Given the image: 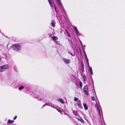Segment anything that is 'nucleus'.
I'll return each instance as SVG.
<instances>
[{"instance_id":"1","label":"nucleus","mask_w":125,"mask_h":125,"mask_svg":"<svg viewBox=\"0 0 125 125\" xmlns=\"http://www.w3.org/2000/svg\"><path fill=\"white\" fill-rule=\"evenodd\" d=\"M12 48L14 50L18 51L21 50V48L20 46L17 44H14L12 46Z\"/></svg>"},{"instance_id":"2","label":"nucleus","mask_w":125,"mask_h":125,"mask_svg":"<svg viewBox=\"0 0 125 125\" xmlns=\"http://www.w3.org/2000/svg\"><path fill=\"white\" fill-rule=\"evenodd\" d=\"M97 109H98V112L99 113V115L100 118H102L103 117V115L102 114V111L101 108L100 109L99 108V107L98 105L96 103Z\"/></svg>"},{"instance_id":"3","label":"nucleus","mask_w":125,"mask_h":125,"mask_svg":"<svg viewBox=\"0 0 125 125\" xmlns=\"http://www.w3.org/2000/svg\"><path fill=\"white\" fill-rule=\"evenodd\" d=\"M84 92L85 94L86 95H88V86L87 85H85L83 88Z\"/></svg>"},{"instance_id":"4","label":"nucleus","mask_w":125,"mask_h":125,"mask_svg":"<svg viewBox=\"0 0 125 125\" xmlns=\"http://www.w3.org/2000/svg\"><path fill=\"white\" fill-rule=\"evenodd\" d=\"M76 104L81 109H82V106L81 102L80 100H78L77 101Z\"/></svg>"},{"instance_id":"5","label":"nucleus","mask_w":125,"mask_h":125,"mask_svg":"<svg viewBox=\"0 0 125 125\" xmlns=\"http://www.w3.org/2000/svg\"><path fill=\"white\" fill-rule=\"evenodd\" d=\"M1 66L2 68L3 72L5 71L7 69L8 67V65H5Z\"/></svg>"},{"instance_id":"6","label":"nucleus","mask_w":125,"mask_h":125,"mask_svg":"<svg viewBox=\"0 0 125 125\" xmlns=\"http://www.w3.org/2000/svg\"><path fill=\"white\" fill-rule=\"evenodd\" d=\"M73 28L77 35L78 36H79L80 35V34L79 32L78 31L76 27L75 26H74V27H73Z\"/></svg>"},{"instance_id":"7","label":"nucleus","mask_w":125,"mask_h":125,"mask_svg":"<svg viewBox=\"0 0 125 125\" xmlns=\"http://www.w3.org/2000/svg\"><path fill=\"white\" fill-rule=\"evenodd\" d=\"M63 61L66 63L68 64L70 62V60L66 58H64L63 59Z\"/></svg>"},{"instance_id":"8","label":"nucleus","mask_w":125,"mask_h":125,"mask_svg":"<svg viewBox=\"0 0 125 125\" xmlns=\"http://www.w3.org/2000/svg\"><path fill=\"white\" fill-rule=\"evenodd\" d=\"M82 76L83 79V80L85 82L87 79L86 76L85 75L83 74L82 75Z\"/></svg>"},{"instance_id":"9","label":"nucleus","mask_w":125,"mask_h":125,"mask_svg":"<svg viewBox=\"0 0 125 125\" xmlns=\"http://www.w3.org/2000/svg\"><path fill=\"white\" fill-rule=\"evenodd\" d=\"M83 106L85 110H86L88 109V107L87 106V104H86L84 103L83 104Z\"/></svg>"},{"instance_id":"10","label":"nucleus","mask_w":125,"mask_h":125,"mask_svg":"<svg viewBox=\"0 0 125 125\" xmlns=\"http://www.w3.org/2000/svg\"><path fill=\"white\" fill-rule=\"evenodd\" d=\"M14 122L13 120H11L9 119L7 123L8 124H11L12 123Z\"/></svg>"},{"instance_id":"11","label":"nucleus","mask_w":125,"mask_h":125,"mask_svg":"<svg viewBox=\"0 0 125 125\" xmlns=\"http://www.w3.org/2000/svg\"><path fill=\"white\" fill-rule=\"evenodd\" d=\"M81 66L82 67L81 70L82 72L84 71V68L83 67V62H81Z\"/></svg>"},{"instance_id":"12","label":"nucleus","mask_w":125,"mask_h":125,"mask_svg":"<svg viewBox=\"0 0 125 125\" xmlns=\"http://www.w3.org/2000/svg\"><path fill=\"white\" fill-rule=\"evenodd\" d=\"M58 101L64 104V101L62 99L60 98Z\"/></svg>"},{"instance_id":"13","label":"nucleus","mask_w":125,"mask_h":125,"mask_svg":"<svg viewBox=\"0 0 125 125\" xmlns=\"http://www.w3.org/2000/svg\"><path fill=\"white\" fill-rule=\"evenodd\" d=\"M57 1L59 6H61L62 4L60 0H57Z\"/></svg>"},{"instance_id":"14","label":"nucleus","mask_w":125,"mask_h":125,"mask_svg":"<svg viewBox=\"0 0 125 125\" xmlns=\"http://www.w3.org/2000/svg\"><path fill=\"white\" fill-rule=\"evenodd\" d=\"M48 1L50 4V5L52 7H53V4L51 2L50 0H48Z\"/></svg>"},{"instance_id":"15","label":"nucleus","mask_w":125,"mask_h":125,"mask_svg":"<svg viewBox=\"0 0 125 125\" xmlns=\"http://www.w3.org/2000/svg\"><path fill=\"white\" fill-rule=\"evenodd\" d=\"M52 38L55 41L57 40L58 38L56 36H53L52 37Z\"/></svg>"},{"instance_id":"16","label":"nucleus","mask_w":125,"mask_h":125,"mask_svg":"<svg viewBox=\"0 0 125 125\" xmlns=\"http://www.w3.org/2000/svg\"><path fill=\"white\" fill-rule=\"evenodd\" d=\"M24 88V87L23 86H21L19 88V89L20 90H21L22 89H23Z\"/></svg>"},{"instance_id":"17","label":"nucleus","mask_w":125,"mask_h":125,"mask_svg":"<svg viewBox=\"0 0 125 125\" xmlns=\"http://www.w3.org/2000/svg\"><path fill=\"white\" fill-rule=\"evenodd\" d=\"M51 24L53 27H54V23L53 21H52L51 22Z\"/></svg>"},{"instance_id":"18","label":"nucleus","mask_w":125,"mask_h":125,"mask_svg":"<svg viewBox=\"0 0 125 125\" xmlns=\"http://www.w3.org/2000/svg\"><path fill=\"white\" fill-rule=\"evenodd\" d=\"M65 31L67 33V34H68V36L69 37H70V35L69 34V33L68 32V31H67V30L66 29H65Z\"/></svg>"},{"instance_id":"19","label":"nucleus","mask_w":125,"mask_h":125,"mask_svg":"<svg viewBox=\"0 0 125 125\" xmlns=\"http://www.w3.org/2000/svg\"><path fill=\"white\" fill-rule=\"evenodd\" d=\"M56 42L57 44H58L59 45H61V43H60V42L59 41H56Z\"/></svg>"},{"instance_id":"20","label":"nucleus","mask_w":125,"mask_h":125,"mask_svg":"<svg viewBox=\"0 0 125 125\" xmlns=\"http://www.w3.org/2000/svg\"><path fill=\"white\" fill-rule=\"evenodd\" d=\"M79 83L80 87H82V82H80Z\"/></svg>"},{"instance_id":"21","label":"nucleus","mask_w":125,"mask_h":125,"mask_svg":"<svg viewBox=\"0 0 125 125\" xmlns=\"http://www.w3.org/2000/svg\"><path fill=\"white\" fill-rule=\"evenodd\" d=\"M80 120L82 122H84V121L81 118H80Z\"/></svg>"},{"instance_id":"22","label":"nucleus","mask_w":125,"mask_h":125,"mask_svg":"<svg viewBox=\"0 0 125 125\" xmlns=\"http://www.w3.org/2000/svg\"><path fill=\"white\" fill-rule=\"evenodd\" d=\"M78 98H74V101H78Z\"/></svg>"},{"instance_id":"23","label":"nucleus","mask_w":125,"mask_h":125,"mask_svg":"<svg viewBox=\"0 0 125 125\" xmlns=\"http://www.w3.org/2000/svg\"><path fill=\"white\" fill-rule=\"evenodd\" d=\"M91 98H92V99L94 101L95 100V98L94 97L92 96L91 97Z\"/></svg>"},{"instance_id":"24","label":"nucleus","mask_w":125,"mask_h":125,"mask_svg":"<svg viewBox=\"0 0 125 125\" xmlns=\"http://www.w3.org/2000/svg\"><path fill=\"white\" fill-rule=\"evenodd\" d=\"M82 46V48H83V50H84V49H85V46L84 45H83V46Z\"/></svg>"},{"instance_id":"25","label":"nucleus","mask_w":125,"mask_h":125,"mask_svg":"<svg viewBox=\"0 0 125 125\" xmlns=\"http://www.w3.org/2000/svg\"><path fill=\"white\" fill-rule=\"evenodd\" d=\"M3 71L2 70V68L1 67V66L0 67V72H2Z\"/></svg>"},{"instance_id":"26","label":"nucleus","mask_w":125,"mask_h":125,"mask_svg":"<svg viewBox=\"0 0 125 125\" xmlns=\"http://www.w3.org/2000/svg\"><path fill=\"white\" fill-rule=\"evenodd\" d=\"M56 110L58 111L60 113H61V110H60V109H56Z\"/></svg>"},{"instance_id":"27","label":"nucleus","mask_w":125,"mask_h":125,"mask_svg":"<svg viewBox=\"0 0 125 125\" xmlns=\"http://www.w3.org/2000/svg\"><path fill=\"white\" fill-rule=\"evenodd\" d=\"M90 71L91 72V71H92V68L91 67H90Z\"/></svg>"},{"instance_id":"28","label":"nucleus","mask_w":125,"mask_h":125,"mask_svg":"<svg viewBox=\"0 0 125 125\" xmlns=\"http://www.w3.org/2000/svg\"><path fill=\"white\" fill-rule=\"evenodd\" d=\"M86 61L87 62H88V58H86Z\"/></svg>"},{"instance_id":"29","label":"nucleus","mask_w":125,"mask_h":125,"mask_svg":"<svg viewBox=\"0 0 125 125\" xmlns=\"http://www.w3.org/2000/svg\"><path fill=\"white\" fill-rule=\"evenodd\" d=\"M90 72L91 74V75H92L93 74V71H91V72Z\"/></svg>"},{"instance_id":"30","label":"nucleus","mask_w":125,"mask_h":125,"mask_svg":"<svg viewBox=\"0 0 125 125\" xmlns=\"http://www.w3.org/2000/svg\"><path fill=\"white\" fill-rule=\"evenodd\" d=\"M83 52L84 55H85V54H86L85 51L84 50H83Z\"/></svg>"},{"instance_id":"31","label":"nucleus","mask_w":125,"mask_h":125,"mask_svg":"<svg viewBox=\"0 0 125 125\" xmlns=\"http://www.w3.org/2000/svg\"><path fill=\"white\" fill-rule=\"evenodd\" d=\"M17 117V116H16L15 117H14V120H15V119H16V118Z\"/></svg>"},{"instance_id":"32","label":"nucleus","mask_w":125,"mask_h":125,"mask_svg":"<svg viewBox=\"0 0 125 125\" xmlns=\"http://www.w3.org/2000/svg\"><path fill=\"white\" fill-rule=\"evenodd\" d=\"M70 54L72 56H74L75 55V53H74V54L73 55L71 53H70Z\"/></svg>"},{"instance_id":"33","label":"nucleus","mask_w":125,"mask_h":125,"mask_svg":"<svg viewBox=\"0 0 125 125\" xmlns=\"http://www.w3.org/2000/svg\"><path fill=\"white\" fill-rule=\"evenodd\" d=\"M87 64H88V67H90V66H89V62H87Z\"/></svg>"},{"instance_id":"34","label":"nucleus","mask_w":125,"mask_h":125,"mask_svg":"<svg viewBox=\"0 0 125 125\" xmlns=\"http://www.w3.org/2000/svg\"><path fill=\"white\" fill-rule=\"evenodd\" d=\"M84 56H85V57L86 58H87V55H86V54H85V55H84Z\"/></svg>"},{"instance_id":"35","label":"nucleus","mask_w":125,"mask_h":125,"mask_svg":"<svg viewBox=\"0 0 125 125\" xmlns=\"http://www.w3.org/2000/svg\"><path fill=\"white\" fill-rule=\"evenodd\" d=\"M54 5V9H55V10L56 11V8L55 7V5Z\"/></svg>"},{"instance_id":"36","label":"nucleus","mask_w":125,"mask_h":125,"mask_svg":"<svg viewBox=\"0 0 125 125\" xmlns=\"http://www.w3.org/2000/svg\"><path fill=\"white\" fill-rule=\"evenodd\" d=\"M80 43H81L82 45L83 46V44H82V42H81L80 41Z\"/></svg>"},{"instance_id":"37","label":"nucleus","mask_w":125,"mask_h":125,"mask_svg":"<svg viewBox=\"0 0 125 125\" xmlns=\"http://www.w3.org/2000/svg\"><path fill=\"white\" fill-rule=\"evenodd\" d=\"M61 113V114H62V111H61V113Z\"/></svg>"},{"instance_id":"38","label":"nucleus","mask_w":125,"mask_h":125,"mask_svg":"<svg viewBox=\"0 0 125 125\" xmlns=\"http://www.w3.org/2000/svg\"><path fill=\"white\" fill-rule=\"evenodd\" d=\"M64 114H65L67 115H68V114H66V113H64Z\"/></svg>"}]
</instances>
